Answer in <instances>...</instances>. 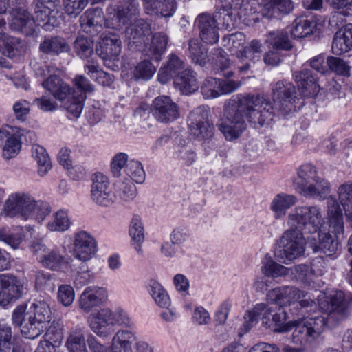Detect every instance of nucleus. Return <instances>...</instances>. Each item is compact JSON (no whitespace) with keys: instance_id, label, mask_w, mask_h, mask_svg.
I'll use <instances>...</instances> for the list:
<instances>
[{"instance_id":"nucleus-1","label":"nucleus","mask_w":352,"mask_h":352,"mask_svg":"<svg viewBox=\"0 0 352 352\" xmlns=\"http://www.w3.org/2000/svg\"><path fill=\"white\" fill-rule=\"evenodd\" d=\"M321 309L327 314L325 318L320 315L307 317L302 320H294L286 322L287 314L280 308L272 315V322L276 328L275 331L285 332L292 326L295 327L292 333V341L294 344L305 346L317 339L323 332L327 324L336 325L344 320L349 314V302L342 291H336L325 301L320 303Z\"/></svg>"},{"instance_id":"nucleus-2","label":"nucleus","mask_w":352,"mask_h":352,"mask_svg":"<svg viewBox=\"0 0 352 352\" xmlns=\"http://www.w3.org/2000/svg\"><path fill=\"white\" fill-rule=\"evenodd\" d=\"M277 113L272 103L258 95L233 97L226 102L223 117L217 124L227 140L237 139L246 128L245 118L254 127L268 124Z\"/></svg>"},{"instance_id":"nucleus-3","label":"nucleus","mask_w":352,"mask_h":352,"mask_svg":"<svg viewBox=\"0 0 352 352\" xmlns=\"http://www.w3.org/2000/svg\"><path fill=\"white\" fill-rule=\"evenodd\" d=\"M138 12V3L134 1L126 3L117 8L107 10L108 19L111 20L114 28H121L130 23L126 28L125 37L130 44L140 46L146 43L147 37L151 34L150 25L142 19H133Z\"/></svg>"},{"instance_id":"nucleus-4","label":"nucleus","mask_w":352,"mask_h":352,"mask_svg":"<svg viewBox=\"0 0 352 352\" xmlns=\"http://www.w3.org/2000/svg\"><path fill=\"white\" fill-rule=\"evenodd\" d=\"M50 212L51 207L47 202L36 200L25 191L10 194L1 210V214L5 217L21 218L25 221L34 219L38 223L43 222Z\"/></svg>"},{"instance_id":"nucleus-5","label":"nucleus","mask_w":352,"mask_h":352,"mask_svg":"<svg viewBox=\"0 0 352 352\" xmlns=\"http://www.w3.org/2000/svg\"><path fill=\"white\" fill-rule=\"evenodd\" d=\"M324 223L322 210L315 205L296 207L287 217L289 228H295L308 236L316 234Z\"/></svg>"},{"instance_id":"nucleus-6","label":"nucleus","mask_w":352,"mask_h":352,"mask_svg":"<svg viewBox=\"0 0 352 352\" xmlns=\"http://www.w3.org/2000/svg\"><path fill=\"white\" fill-rule=\"evenodd\" d=\"M267 300L280 307L290 305L300 300L299 305L301 309L310 308L309 311L316 309L315 299L311 298L309 293L301 291L294 286H283L270 290L267 293Z\"/></svg>"},{"instance_id":"nucleus-7","label":"nucleus","mask_w":352,"mask_h":352,"mask_svg":"<svg viewBox=\"0 0 352 352\" xmlns=\"http://www.w3.org/2000/svg\"><path fill=\"white\" fill-rule=\"evenodd\" d=\"M51 309L45 300H35L28 311L27 322L21 329L22 334L28 339L37 338L51 320Z\"/></svg>"},{"instance_id":"nucleus-8","label":"nucleus","mask_w":352,"mask_h":352,"mask_svg":"<svg viewBox=\"0 0 352 352\" xmlns=\"http://www.w3.org/2000/svg\"><path fill=\"white\" fill-rule=\"evenodd\" d=\"M272 105L275 111L285 116L296 111V102L298 100L296 87L286 80L271 83Z\"/></svg>"},{"instance_id":"nucleus-9","label":"nucleus","mask_w":352,"mask_h":352,"mask_svg":"<svg viewBox=\"0 0 352 352\" xmlns=\"http://www.w3.org/2000/svg\"><path fill=\"white\" fill-rule=\"evenodd\" d=\"M304 234L293 228H289L283 233L279 240L278 256L285 263L292 261L304 254L306 246Z\"/></svg>"},{"instance_id":"nucleus-10","label":"nucleus","mask_w":352,"mask_h":352,"mask_svg":"<svg viewBox=\"0 0 352 352\" xmlns=\"http://www.w3.org/2000/svg\"><path fill=\"white\" fill-rule=\"evenodd\" d=\"M209 116L210 109L207 106H200L190 113V132L199 140H207L213 136L214 126Z\"/></svg>"},{"instance_id":"nucleus-11","label":"nucleus","mask_w":352,"mask_h":352,"mask_svg":"<svg viewBox=\"0 0 352 352\" xmlns=\"http://www.w3.org/2000/svg\"><path fill=\"white\" fill-rule=\"evenodd\" d=\"M136 340L135 333L129 330H118L111 340L112 352H133L132 344ZM135 352H154L146 342L139 340L135 343Z\"/></svg>"},{"instance_id":"nucleus-12","label":"nucleus","mask_w":352,"mask_h":352,"mask_svg":"<svg viewBox=\"0 0 352 352\" xmlns=\"http://www.w3.org/2000/svg\"><path fill=\"white\" fill-rule=\"evenodd\" d=\"M91 197L96 204L104 207L111 206L117 199L108 178L100 173H96L93 178Z\"/></svg>"},{"instance_id":"nucleus-13","label":"nucleus","mask_w":352,"mask_h":352,"mask_svg":"<svg viewBox=\"0 0 352 352\" xmlns=\"http://www.w3.org/2000/svg\"><path fill=\"white\" fill-rule=\"evenodd\" d=\"M24 282L12 274H0V305L6 306L23 294Z\"/></svg>"},{"instance_id":"nucleus-14","label":"nucleus","mask_w":352,"mask_h":352,"mask_svg":"<svg viewBox=\"0 0 352 352\" xmlns=\"http://www.w3.org/2000/svg\"><path fill=\"white\" fill-rule=\"evenodd\" d=\"M151 112L157 121L163 123L173 122L180 116L179 107L167 96H158L153 100Z\"/></svg>"},{"instance_id":"nucleus-15","label":"nucleus","mask_w":352,"mask_h":352,"mask_svg":"<svg viewBox=\"0 0 352 352\" xmlns=\"http://www.w3.org/2000/svg\"><path fill=\"white\" fill-rule=\"evenodd\" d=\"M97 252V243L87 232L79 231L74 234L73 241V255L82 261L92 258Z\"/></svg>"},{"instance_id":"nucleus-16","label":"nucleus","mask_w":352,"mask_h":352,"mask_svg":"<svg viewBox=\"0 0 352 352\" xmlns=\"http://www.w3.org/2000/svg\"><path fill=\"white\" fill-rule=\"evenodd\" d=\"M310 247L314 252H321L327 256L334 255L338 246V239L320 229L316 234L307 236Z\"/></svg>"},{"instance_id":"nucleus-17","label":"nucleus","mask_w":352,"mask_h":352,"mask_svg":"<svg viewBox=\"0 0 352 352\" xmlns=\"http://www.w3.org/2000/svg\"><path fill=\"white\" fill-rule=\"evenodd\" d=\"M122 42L113 32L102 34L96 46L98 55L103 60H114L121 53Z\"/></svg>"},{"instance_id":"nucleus-18","label":"nucleus","mask_w":352,"mask_h":352,"mask_svg":"<svg viewBox=\"0 0 352 352\" xmlns=\"http://www.w3.org/2000/svg\"><path fill=\"white\" fill-rule=\"evenodd\" d=\"M89 327L99 337L105 338L113 331L111 309L102 308L89 316Z\"/></svg>"},{"instance_id":"nucleus-19","label":"nucleus","mask_w":352,"mask_h":352,"mask_svg":"<svg viewBox=\"0 0 352 352\" xmlns=\"http://www.w3.org/2000/svg\"><path fill=\"white\" fill-rule=\"evenodd\" d=\"M105 288L89 286L85 288L79 299V307L85 312H89L95 307H98L107 299Z\"/></svg>"},{"instance_id":"nucleus-20","label":"nucleus","mask_w":352,"mask_h":352,"mask_svg":"<svg viewBox=\"0 0 352 352\" xmlns=\"http://www.w3.org/2000/svg\"><path fill=\"white\" fill-rule=\"evenodd\" d=\"M41 85L58 101L67 99L69 96L75 92V89L65 82L56 73L43 80Z\"/></svg>"},{"instance_id":"nucleus-21","label":"nucleus","mask_w":352,"mask_h":352,"mask_svg":"<svg viewBox=\"0 0 352 352\" xmlns=\"http://www.w3.org/2000/svg\"><path fill=\"white\" fill-rule=\"evenodd\" d=\"M195 24L199 30V36L204 42L213 44L218 41V27L214 16L206 13L201 14L197 17Z\"/></svg>"},{"instance_id":"nucleus-22","label":"nucleus","mask_w":352,"mask_h":352,"mask_svg":"<svg viewBox=\"0 0 352 352\" xmlns=\"http://www.w3.org/2000/svg\"><path fill=\"white\" fill-rule=\"evenodd\" d=\"M259 5L262 15L268 19L288 14L294 9L292 0H261Z\"/></svg>"},{"instance_id":"nucleus-23","label":"nucleus","mask_w":352,"mask_h":352,"mask_svg":"<svg viewBox=\"0 0 352 352\" xmlns=\"http://www.w3.org/2000/svg\"><path fill=\"white\" fill-rule=\"evenodd\" d=\"M327 217L329 233H333L336 238L339 239L340 236L344 234V221L342 210L334 198L327 201Z\"/></svg>"},{"instance_id":"nucleus-24","label":"nucleus","mask_w":352,"mask_h":352,"mask_svg":"<svg viewBox=\"0 0 352 352\" xmlns=\"http://www.w3.org/2000/svg\"><path fill=\"white\" fill-rule=\"evenodd\" d=\"M293 78L301 94L305 97H311L318 94L319 86L316 78L309 69H304L295 72Z\"/></svg>"},{"instance_id":"nucleus-25","label":"nucleus","mask_w":352,"mask_h":352,"mask_svg":"<svg viewBox=\"0 0 352 352\" xmlns=\"http://www.w3.org/2000/svg\"><path fill=\"white\" fill-rule=\"evenodd\" d=\"M145 12L151 16L170 17L176 11L175 0H145Z\"/></svg>"},{"instance_id":"nucleus-26","label":"nucleus","mask_w":352,"mask_h":352,"mask_svg":"<svg viewBox=\"0 0 352 352\" xmlns=\"http://www.w3.org/2000/svg\"><path fill=\"white\" fill-rule=\"evenodd\" d=\"M331 191V184L322 177L317 176L307 186L300 192L306 198L324 200Z\"/></svg>"},{"instance_id":"nucleus-27","label":"nucleus","mask_w":352,"mask_h":352,"mask_svg":"<svg viewBox=\"0 0 352 352\" xmlns=\"http://www.w3.org/2000/svg\"><path fill=\"white\" fill-rule=\"evenodd\" d=\"M272 310L269 305L265 303H258L254 307L248 311L244 316V322L241 327L239 336H242L255 325L259 318L267 319L272 314Z\"/></svg>"},{"instance_id":"nucleus-28","label":"nucleus","mask_w":352,"mask_h":352,"mask_svg":"<svg viewBox=\"0 0 352 352\" xmlns=\"http://www.w3.org/2000/svg\"><path fill=\"white\" fill-rule=\"evenodd\" d=\"M35 23L34 18H32L28 12L19 9L14 11L10 27L13 30L30 35L34 32Z\"/></svg>"},{"instance_id":"nucleus-29","label":"nucleus","mask_w":352,"mask_h":352,"mask_svg":"<svg viewBox=\"0 0 352 352\" xmlns=\"http://www.w3.org/2000/svg\"><path fill=\"white\" fill-rule=\"evenodd\" d=\"M168 36L163 32H157L153 35L149 43H145L143 54L155 60L159 61L164 52L168 43Z\"/></svg>"},{"instance_id":"nucleus-30","label":"nucleus","mask_w":352,"mask_h":352,"mask_svg":"<svg viewBox=\"0 0 352 352\" xmlns=\"http://www.w3.org/2000/svg\"><path fill=\"white\" fill-rule=\"evenodd\" d=\"M333 54L340 55L349 52L352 48V24L349 23L344 29L336 32L332 43Z\"/></svg>"},{"instance_id":"nucleus-31","label":"nucleus","mask_w":352,"mask_h":352,"mask_svg":"<svg viewBox=\"0 0 352 352\" xmlns=\"http://www.w3.org/2000/svg\"><path fill=\"white\" fill-rule=\"evenodd\" d=\"M184 69V61L177 56L171 54L169 56L167 65L160 69L158 80L163 84L166 83L173 78L175 79Z\"/></svg>"},{"instance_id":"nucleus-32","label":"nucleus","mask_w":352,"mask_h":352,"mask_svg":"<svg viewBox=\"0 0 352 352\" xmlns=\"http://www.w3.org/2000/svg\"><path fill=\"white\" fill-rule=\"evenodd\" d=\"M40 50L47 54L58 55L68 52L70 46L67 41L58 36H46L39 45Z\"/></svg>"},{"instance_id":"nucleus-33","label":"nucleus","mask_w":352,"mask_h":352,"mask_svg":"<svg viewBox=\"0 0 352 352\" xmlns=\"http://www.w3.org/2000/svg\"><path fill=\"white\" fill-rule=\"evenodd\" d=\"M25 43L19 38L0 32V52L8 56L14 57L24 51Z\"/></svg>"},{"instance_id":"nucleus-34","label":"nucleus","mask_w":352,"mask_h":352,"mask_svg":"<svg viewBox=\"0 0 352 352\" xmlns=\"http://www.w3.org/2000/svg\"><path fill=\"white\" fill-rule=\"evenodd\" d=\"M298 199L294 195L280 193L273 199L270 208L274 212L275 219H278L286 214L287 210L294 206Z\"/></svg>"},{"instance_id":"nucleus-35","label":"nucleus","mask_w":352,"mask_h":352,"mask_svg":"<svg viewBox=\"0 0 352 352\" xmlns=\"http://www.w3.org/2000/svg\"><path fill=\"white\" fill-rule=\"evenodd\" d=\"M318 176L317 168L311 164L301 165L297 169V177L294 180L296 190L300 192Z\"/></svg>"},{"instance_id":"nucleus-36","label":"nucleus","mask_w":352,"mask_h":352,"mask_svg":"<svg viewBox=\"0 0 352 352\" xmlns=\"http://www.w3.org/2000/svg\"><path fill=\"white\" fill-rule=\"evenodd\" d=\"M175 87L184 94H190L196 91L198 88V82L195 73L189 69H185L175 79Z\"/></svg>"},{"instance_id":"nucleus-37","label":"nucleus","mask_w":352,"mask_h":352,"mask_svg":"<svg viewBox=\"0 0 352 352\" xmlns=\"http://www.w3.org/2000/svg\"><path fill=\"white\" fill-rule=\"evenodd\" d=\"M129 232L131 237V245L139 255L142 256V244L144 241V228L139 216L135 215L132 218Z\"/></svg>"},{"instance_id":"nucleus-38","label":"nucleus","mask_w":352,"mask_h":352,"mask_svg":"<svg viewBox=\"0 0 352 352\" xmlns=\"http://www.w3.org/2000/svg\"><path fill=\"white\" fill-rule=\"evenodd\" d=\"M102 12L98 9H88L80 16V25L83 30L94 35L99 28H101Z\"/></svg>"},{"instance_id":"nucleus-39","label":"nucleus","mask_w":352,"mask_h":352,"mask_svg":"<svg viewBox=\"0 0 352 352\" xmlns=\"http://www.w3.org/2000/svg\"><path fill=\"white\" fill-rule=\"evenodd\" d=\"M86 96L82 94H77L76 91L69 96L67 99L60 100L63 107L67 111L70 119L80 117L84 107Z\"/></svg>"},{"instance_id":"nucleus-40","label":"nucleus","mask_w":352,"mask_h":352,"mask_svg":"<svg viewBox=\"0 0 352 352\" xmlns=\"http://www.w3.org/2000/svg\"><path fill=\"white\" fill-rule=\"evenodd\" d=\"M58 0H36L34 8L35 22L48 21L52 13L58 7Z\"/></svg>"},{"instance_id":"nucleus-41","label":"nucleus","mask_w":352,"mask_h":352,"mask_svg":"<svg viewBox=\"0 0 352 352\" xmlns=\"http://www.w3.org/2000/svg\"><path fill=\"white\" fill-rule=\"evenodd\" d=\"M32 155L37 162L38 175L44 176L52 168L51 160L45 148L38 144H34Z\"/></svg>"},{"instance_id":"nucleus-42","label":"nucleus","mask_w":352,"mask_h":352,"mask_svg":"<svg viewBox=\"0 0 352 352\" xmlns=\"http://www.w3.org/2000/svg\"><path fill=\"white\" fill-rule=\"evenodd\" d=\"M65 346L69 352H87L85 336L80 329H72L69 332Z\"/></svg>"},{"instance_id":"nucleus-43","label":"nucleus","mask_w":352,"mask_h":352,"mask_svg":"<svg viewBox=\"0 0 352 352\" xmlns=\"http://www.w3.org/2000/svg\"><path fill=\"white\" fill-rule=\"evenodd\" d=\"M22 133L20 131L13 132L5 142L3 148V157L8 160L16 157L21 149V137Z\"/></svg>"},{"instance_id":"nucleus-44","label":"nucleus","mask_w":352,"mask_h":352,"mask_svg":"<svg viewBox=\"0 0 352 352\" xmlns=\"http://www.w3.org/2000/svg\"><path fill=\"white\" fill-rule=\"evenodd\" d=\"M150 294L156 304L163 308L170 305V299L165 289L156 280H151L149 283Z\"/></svg>"},{"instance_id":"nucleus-45","label":"nucleus","mask_w":352,"mask_h":352,"mask_svg":"<svg viewBox=\"0 0 352 352\" xmlns=\"http://www.w3.org/2000/svg\"><path fill=\"white\" fill-rule=\"evenodd\" d=\"M314 23L307 18H296L293 22L291 35L294 38H300L313 33Z\"/></svg>"},{"instance_id":"nucleus-46","label":"nucleus","mask_w":352,"mask_h":352,"mask_svg":"<svg viewBox=\"0 0 352 352\" xmlns=\"http://www.w3.org/2000/svg\"><path fill=\"white\" fill-rule=\"evenodd\" d=\"M40 263L43 267L54 271L60 270L64 265L67 264L65 257L54 250H49L40 260Z\"/></svg>"},{"instance_id":"nucleus-47","label":"nucleus","mask_w":352,"mask_h":352,"mask_svg":"<svg viewBox=\"0 0 352 352\" xmlns=\"http://www.w3.org/2000/svg\"><path fill=\"white\" fill-rule=\"evenodd\" d=\"M70 227V221L66 211L60 210L47 223V228L52 232H64Z\"/></svg>"},{"instance_id":"nucleus-48","label":"nucleus","mask_w":352,"mask_h":352,"mask_svg":"<svg viewBox=\"0 0 352 352\" xmlns=\"http://www.w3.org/2000/svg\"><path fill=\"white\" fill-rule=\"evenodd\" d=\"M261 52V43L257 40H253L249 45L243 48V51H239V53L237 54V58L241 62H243L244 59H248L250 61L254 63L259 60Z\"/></svg>"},{"instance_id":"nucleus-49","label":"nucleus","mask_w":352,"mask_h":352,"mask_svg":"<svg viewBox=\"0 0 352 352\" xmlns=\"http://www.w3.org/2000/svg\"><path fill=\"white\" fill-rule=\"evenodd\" d=\"M74 49L81 58H87L94 52V41L84 36H78L74 43Z\"/></svg>"},{"instance_id":"nucleus-50","label":"nucleus","mask_w":352,"mask_h":352,"mask_svg":"<svg viewBox=\"0 0 352 352\" xmlns=\"http://www.w3.org/2000/svg\"><path fill=\"white\" fill-rule=\"evenodd\" d=\"M267 41L276 49L289 50L292 47L287 32L283 30L270 32Z\"/></svg>"},{"instance_id":"nucleus-51","label":"nucleus","mask_w":352,"mask_h":352,"mask_svg":"<svg viewBox=\"0 0 352 352\" xmlns=\"http://www.w3.org/2000/svg\"><path fill=\"white\" fill-rule=\"evenodd\" d=\"M25 235L22 229L17 232H9L6 228L0 230V241L6 243L13 249L19 248L21 243L24 240Z\"/></svg>"},{"instance_id":"nucleus-52","label":"nucleus","mask_w":352,"mask_h":352,"mask_svg":"<svg viewBox=\"0 0 352 352\" xmlns=\"http://www.w3.org/2000/svg\"><path fill=\"white\" fill-rule=\"evenodd\" d=\"M262 272L266 276L278 278L287 274L288 270L285 266L276 263L270 258L266 259L265 263L262 267Z\"/></svg>"},{"instance_id":"nucleus-53","label":"nucleus","mask_w":352,"mask_h":352,"mask_svg":"<svg viewBox=\"0 0 352 352\" xmlns=\"http://www.w3.org/2000/svg\"><path fill=\"white\" fill-rule=\"evenodd\" d=\"M189 51L192 60L196 64L204 65L208 60L207 50L201 46L197 41L191 40L189 42Z\"/></svg>"},{"instance_id":"nucleus-54","label":"nucleus","mask_w":352,"mask_h":352,"mask_svg":"<svg viewBox=\"0 0 352 352\" xmlns=\"http://www.w3.org/2000/svg\"><path fill=\"white\" fill-rule=\"evenodd\" d=\"M155 67L147 60L140 62L134 69L133 75L137 79L148 80L155 73Z\"/></svg>"},{"instance_id":"nucleus-55","label":"nucleus","mask_w":352,"mask_h":352,"mask_svg":"<svg viewBox=\"0 0 352 352\" xmlns=\"http://www.w3.org/2000/svg\"><path fill=\"white\" fill-rule=\"evenodd\" d=\"M126 174L136 183H142L145 178V173L141 164L138 161L129 162L125 167Z\"/></svg>"},{"instance_id":"nucleus-56","label":"nucleus","mask_w":352,"mask_h":352,"mask_svg":"<svg viewBox=\"0 0 352 352\" xmlns=\"http://www.w3.org/2000/svg\"><path fill=\"white\" fill-rule=\"evenodd\" d=\"M116 186L120 199L124 201H132L137 195L136 187L131 181L118 182Z\"/></svg>"},{"instance_id":"nucleus-57","label":"nucleus","mask_w":352,"mask_h":352,"mask_svg":"<svg viewBox=\"0 0 352 352\" xmlns=\"http://www.w3.org/2000/svg\"><path fill=\"white\" fill-rule=\"evenodd\" d=\"M201 91L205 99L214 98L219 96L218 79L212 77L206 79L201 87Z\"/></svg>"},{"instance_id":"nucleus-58","label":"nucleus","mask_w":352,"mask_h":352,"mask_svg":"<svg viewBox=\"0 0 352 352\" xmlns=\"http://www.w3.org/2000/svg\"><path fill=\"white\" fill-rule=\"evenodd\" d=\"M35 287L37 290H52L54 288V278L48 273L43 271H37L34 275Z\"/></svg>"},{"instance_id":"nucleus-59","label":"nucleus","mask_w":352,"mask_h":352,"mask_svg":"<svg viewBox=\"0 0 352 352\" xmlns=\"http://www.w3.org/2000/svg\"><path fill=\"white\" fill-rule=\"evenodd\" d=\"M88 3L89 0H63L66 14L74 17L85 8Z\"/></svg>"},{"instance_id":"nucleus-60","label":"nucleus","mask_w":352,"mask_h":352,"mask_svg":"<svg viewBox=\"0 0 352 352\" xmlns=\"http://www.w3.org/2000/svg\"><path fill=\"white\" fill-rule=\"evenodd\" d=\"M327 63L329 69L338 75L348 76L349 74L350 67L346 61L340 58L329 57Z\"/></svg>"},{"instance_id":"nucleus-61","label":"nucleus","mask_w":352,"mask_h":352,"mask_svg":"<svg viewBox=\"0 0 352 352\" xmlns=\"http://www.w3.org/2000/svg\"><path fill=\"white\" fill-rule=\"evenodd\" d=\"M33 104L44 112L54 111L58 108V104L54 98L45 95L36 98L33 100Z\"/></svg>"},{"instance_id":"nucleus-62","label":"nucleus","mask_w":352,"mask_h":352,"mask_svg":"<svg viewBox=\"0 0 352 352\" xmlns=\"http://www.w3.org/2000/svg\"><path fill=\"white\" fill-rule=\"evenodd\" d=\"M111 315L113 320V327L115 325L123 326L125 327H131L133 322L128 314L122 309H116L114 311L111 310Z\"/></svg>"},{"instance_id":"nucleus-63","label":"nucleus","mask_w":352,"mask_h":352,"mask_svg":"<svg viewBox=\"0 0 352 352\" xmlns=\"http://www.w3.org/2000/svg\"><path fill=\"white\" fill-rule=\"evenodd\" d=\"M12 109L16 118L21 121H25L30 111V103L23 99L15 102Z\"/></svg>"},{"instance_id":"nucleus-64","label":"nucleus","mask_w":352,"mask_h":352,"mask_svg":"<svg viewBox=\"0 0 352 352\" xmlns=\"http://www.w3.org/2000/svg\"><path fill=\"white\" fill-rule=\"evenodd\" d=\"M74 296V289L70 285H63L59 287L58 298L64 306H69L73 302Z\"/></svg>"}]
</instances>
